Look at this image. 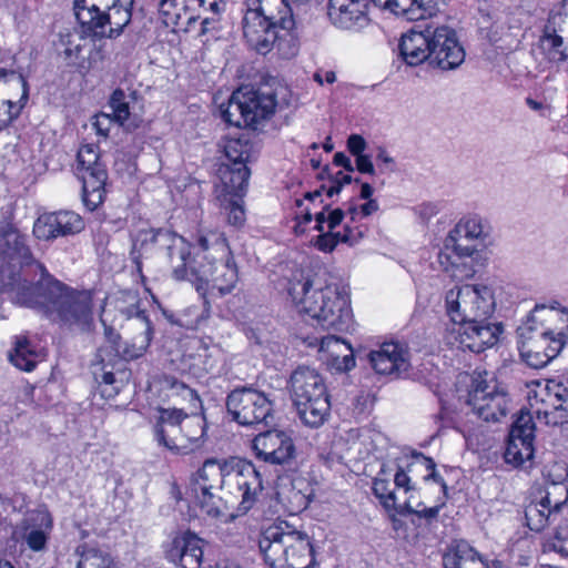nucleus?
Returning <instances> with one entry per match:
<instances>
[{"instance_id": "9", "label": "nucleus", "mask_w": 568, "mask_h": 568, "mask_svg": "<svg viewBox=\"0 0 568 568\" xmlns=\"http://www.w3.org/2000/svg\"><path fill=\"white\" fill-rule=\"evenodd\" d=\"M290 389L293 405L303 424L312 428L322 426L331 410L322 375L314 368L298 366L291 375Z\"/></svg>"}, {"instance_id": "60", "label": "nucleus", "mask_w": 568, "mask_h": 568, "mask_svg": "<svg viewBox=\"0 0 568 568\" xmlns=\"http://www.w3.org/2000/svg\"><path fill=\"white\" fill-rule=\"evenodd\" d=\"M355 164L358 172L369 175L375 174V168L369 155L362 154L356 156Z\"/></svg>"}, {"instance_id": "58", "label": "nucleus", "mask_w": 568, "mask_h": 568, "mask_svg": "<svg viewBox=\"0 0 568 568\" xmlns=\"http://www.w3.org/2000/svg\"><path fill=\"white\" fill-rule=\"evenodd\" d=\"M376 160L381 162V171L387 170L389 172H394L396 170V163L393 156L385 150V148L379 146L376 153Z\"/></svg>"}, {"instance_id": "22", "label": "nucleus", "mask_w": 568, "mask_h": 568, "mask_svg": "<svg viewBox=\"0 0 568 568\" xmlns=\"http://www.w3.org/2000/svg\"><path fill=\"white\" fill-rule=\"evenodd\" d=\"M368 357L373 369L381 375L405 377L412 367L408 347L398 342L383 343Z\"/></svg>"}, {"instance_id": "21", "label": "nucleus", "mask_w": 568, "mask_h": 568, "mask_svg": "<svg viewBox=\"0 0 568 568\" xmlns=\"http://www.w3.org/2000/svg\"><path fill=\"white\" fill-rule=\"evenodd\" d=\"M83 219L72 211L41 214L33 224V234L42 241L78 234L84 230Z\"/></svg>"}, {"instance_id": "7", "label": "nucleus", "mask_w": 568, "mask_h": 568, "mask_svg": "<svg viewBox=\"0 0 568 568\" xmlns=\"http://www.w3.org/2000/svg\"><path fill=\"white\" fill-rule=\"evenodd\" d=\"M293 10L286 0H246L243 34L248 45L261 54L271 51L275 29L293 28Z\"/></svg>"}, {"instance_id": "39", "label": "nucleus", "mask_w": 568, "mask_h": 568, "mask_svg": "<svg viewBox=\"0 0 568 568\" xmlns=\"http://www.w3.org/2000/svg\"><path fill=\"white\" fill-rule=\"evenodd\" d=\"M79 560L75 568H118L113 557L101 549L85 545L77 548Z\"/></svg>"}, {"instance_id": "3", "label": "nucleus", "mask_w": 568, "mask_h": 568, "mask_svg": "<svg viewBox=\"0 0 568 568\" xmlns=\"http://www.w3.org/2000/svg\"><path fill=\"white\" fill-rule=\"evenodd\" d=\"M286 291L300 313L317 320L324 328L343 331L351 322L348 296L337 284L322 285L310 272L296 270Z\"/></svg>"}, {"instance_id": "52", "label": "nucleus", "mask_w": 568, "mask_h": 568, "mask_svg": "<svg viewBox=\"0 0 568 568\" xmlns=\"http://www.w3.org/2000/svg\"><path fill=\"white\" fill-rule=\"evenodd\" d=\"M99 382V392L104 398H112L119 393V387L115 385V377L112 372H103L101 374V379L95 377Z\"/></svg>"}, {"instance_id": "46", "label": "nucleus", "mask_w": 568, "mask_h": 568, "mask_svg": "<svg viewBox=\"0 0 568 568\" xmlns=\"http://www.w3.org/2000/svg\"><path fill=\"white\" fill-rule=\"evenodd\" d=\"M339 242L353 244V231L349 227H345L344 233L328 231L320 234L315 246L322 252H332Z\"/></svg>"}, {"instance_id": "38", "label": "nucleus", "mask_w": 568, "mask_h": 568, "mask_svg": "<svg viewBox=\"0 0 568 568\" xmlns=\"http://www.w3.org/2000/svg\"><path fill=\"white\" fill-rule=\"evenodd\" d=\"M38 353L24 336H17L13 351L9 354L10 362L18 368L31 372L37 364Z\"/></svg>"}, {"instance_id": "19", "label": "nucleus", "mask_w": 568, "mask_h": 568, "mask_svg": "<svg viewBox=\"0 0 568 568\" xmlns=\"http://www.w3.org/2000/svg\"><path fill=\"white\" fill-rule=\"evenodd\" d=\"M186 413L180 408H158V416L153 425V435L159 446H163L174 454L185 455L186 446L183 437Z\"/></svg>"}, {"instance_id": "37", "label": "nucleus", "mask_w": 568, "mask_h": 568, "mask_svg": "<svg viewBox=\"0 0 568 568\" xmlns=\"http://www.w3.org/2000/svg\"><path fill=\"white\" fill-rule=\"evenodd\" d=\"M205 419L203 416L192 413L186 414L184 420L183 437L186 446L185 454L192 453L204 444Z\"/></svg>"}, {"instance_id": "41", "label": "nucleus", "mask_w": 568, "mask_h": 568, "mask_svg": "<svg viewBox=\"0 0 568 568\" xmlns=\"http://www.w3.org/2000/svg\"><path fill=\"white\" fill-rule=\"evenodd\" d=\"M443 560L445 568H456L457 565L476 562L483 558L467 541L459 540L444 555Z\"/></svg>"}, {"instance_id": "24", "label": "nucleus", "mask_w": 568, "mask_h": 568, "mask_svg": "<svg viewBox=\"0 0 568 568\" xmlns=\"http://www.w3.org/2000/svg\"><path fill=\"white\" fill-rule=\"evenodd\" d=\"M346 0L328 2L327 16L333 26L342 30L358 31L368 26L369 0H357L349 4Z\"/></svg>"}, {"instance_id": "42", "label": "nucleus", "mask_w": 568, "mask_h": 568, "mask_svg": "<svg viewBox=\"0 0 568 568\" xmlns=\"http://www.w3.org/2000/svg\"><path fill=\"white\" fill-rule=\"evenodd\" d=\"M275 41L271 45V50L276 48L277 52L285 59L294 58L298 53V37L293 28L275 29Z\"/></svg>"}, {"instance_id": "25", "label": "nucleus", "mask_w": 568, "mask_h": 568, "mask_svg": "<svg viewBox=\"0 0 568 568\" xmlns=\"http://www.w3.org/2000/svg\"><path fill=\"white\" fill-rule=\"evenodd\" d=\"M501 332V324L491 323L489 320L485 323H470L454 329L459 346L474 353H480L495 345Z\"/></svg>"}, {"instance_id": "59", "label": "nucleus", "mask_w": 568, "mask_h": 568, "mask_svg": "<svg viewBox=\"0 0 568 568\" xmlns=\"http://www.w3.org/2000/svg\"><path fill=\"white\" fill-rule=\"evenodd\" d=\"M549 398L557 402L564 403L568 407V388L562 384H554L551 387L548 386Z\"/></svg>"}, {"instance_id": "57", "label": "nucleus", "mask_w": 568, "mask_h": 568, "mask_svg": "<svg viewBox=\"0 0 568 568\" xmlns=\"http://www.w3.org/2000/svg\"><path fill=\"white\" fill-rule=\"evenodd\" d=\"M463 257L458 258L457 255L455 254V257L454 260H452V256L448 255V254H444V253H440L439 254V262L440 264L444 266L445 271H449V267L452 268V275L454 277H458L459 275L457 274V270L459 268L460 265H463V267H466V264H463L462 262H459Z\"/></svg>"}, {"instance_id": "1", "label": "nucleus", "mask_w": 568, "mask_h": 568, "mask_svg": "<svg viewBox=\"0 0 568 568\" xmlns=\"http://www.w3.org/2000/svg\"><path fill=\"white\" fill-rule=\"evenodd\" d=\"M192 494L195 503L210 517L223 515V498L217 490L240 497L237 516L245 515L256 504L263 490L260 469L252 462L231 457L227 459H206L192 480Z\"/></svg>"}, {"instance_id": "20", "label": "nucleus", "mask_w": 568, "mask_h": 568, "mask_svg": "<svg viewBox=\"0 0 568 568\" xmlns=\"http://www.w3.org/2000/svg\"><path fill=\"white\" fill-rule=\"evenodd\" d=\"M27 235L9 222H0V256L23 266H36L41 277L47 276L48 271L42 263L37 261L27 243Z\"/></svg>"}, {"instance_id": "31", "label": "nucleus", "mask_w": 568, "mask_h": 568, "mask_svg": "<svg viewBox=\"0 0 568 568\" xmlns=\"http://www.w3.org/2000/svg\"><path fill=\"white\" fill-rule=\"evenodd\" d=\"M558 19L548 20L538 40V48L549 62L560 63L568 59V36L557 32Z\"/></svg>"}, {"instance_id": "2", "label": "nucleus", "mask_w": 568, "mask_h": 568, "mask_svg": "<svg viewBox=\"0 0 568 568\" xmlns=\"http://www.w3.org/2000/svg\"><path fill=\"white\" fill-rule=\"evenodd\" d=\"M3 286L14 292V300L22 306L42 310L55 315L62 325L79 332H90L93 327L92 297L89 292L74 291L47 274L36 284L21 281L18 273H10Z\"/></svg>"}, {"instance_id": "16", "label": "nucleus", "mask_w": 568, "mask_h": 568, "mask_svg": "<svg viewBox=\"0 0 568 568\" xmlns=\"http://www.w3.org/2000/svg\"><path fill=\"white\" fill-rule=\"evenodd\" d=\"M535 423L531 413L520 409L511 425L505 460L521 466L534 457Z\"/></svg>"}, {"instance_id": "4", "label": "nucleus", "mask_w": 568, "mask_h": 568, "mask_svg": "<svg viewBox=\"0 0 568 568\" xmlns=\"http://www.w3.org/2000/svg\"><path fill=\"white\" fill-rule=\"evenodd\" d=\"M398 50L403 60L412 67L427 61L442 70H454L465 60L456 31L433 22L418 24L403 34Z\"/></svg>"}, {"instance_id": "11", "label": "nucleus", "mask_w": 568, "mask_h": 568, "mask_svg": "<svg viewBox=\"0 0 568 568\" xmlns=\"http://www.w3.org/2000/svg\"><path fill=\"white\" fill-rule=\"evenodd\" d=\"M225 406L232 420L242 426L270 427L275 424L274 400L251 386L236 387L229 393Z\"/></svg>"}, {"instance_id": "63", "label": "nucleus", "mask_w": 568, "mask_h": 568, "mask_svg": "<svg viewBox=\"0 0 568 568\" xmlns=\"http://www.w3.org/2000/svg\"><path fill=\"white\" fill-rule=\"evenodd\" d=\"M344 215L345 213L341 209L332 210L327 215L328 231L334 232L335 227H337L342 223Z\"/></svg>"}, {"instance_id": "55", "label": "nucleus", "mask_w": 568, "mask_h": 568, "mask_svg": "<svg viewBox=\"0 0 568 568\" xmlns=\"http://www.w3.org/2000/svg\"><path fill=\"white\" fill-rule=\"evenodd\" d=\"M112 123H115L112 113H100L95 115V121L93 122V126L97 130V133L103 138L109 135Z\"/></svg>"}, {"instance_id": "8", "label": "nucleus", "mask_w": 568, "mask_h": 568, "mask_svg": "<svg viewBox=\"0 0 568 568\" xmlns=\"http://www.w3.org/2000/svg\"><path fill=\"white\" fill-rule=\"evenodd\" d=\"M134 0H74L73 10L83 31L98 39L120 37L132 18Z\"/></svg>"}, {"instance_id": "61", "label": "nucleus", "mask_w": 568, "mask_h": 568, "mask_svg": "<svg viewBox=\"0 0 568 568\" xmlns=\"http://www.w3.org/2000/svg\"><path fill=\"white\" fill-rule=\"evenodd\" d=\"M104 335L106 342L110 344L114 353H118V348H121L122 346V338L121 335L111 326L104 325Z\"/></svg>"}, {"instance_id": "53", "label": "nucleus", "mask_w": 568, "mask_h": 568, "mask_svg": "<svg viewBox=\"0 0 568 568\" xmlns=\"http://www.w3.org/2000/svg\"><path fill=\"white\" fill-rule=\"evenodd\" d=\"M558 19L559 26L555 27L557 32L568 36V0H564L557 8L552 9L548 20Z\"/></svg>"}, {"instance_id": "43", "label": "nucleus", "mask_w": 568, "mask_h": 568, "mask_svg": "<svg viewBox=\"0 0 568 568\" xmlns=\"http://www.w3.org/2000/svg\"><path fill=\"white\" fill-rule=\"evenodd\" d=\"M390 471H388L385 465H383L373 483V491L375 496L386 508H394L396 503L395 493L390 488Z\"/></svg>"}, {"instance_id": "27", "label": "nucleus", "mask_w": 568, "mask_h": 568, "mask_svg": "<svg viewBox=\"0 0 568 568\" xmlns=\"http://www.w3.org/2000/svg\"><path fill=\"white\" fill-rule=\"evenodd\" d=\"M545 306L536 305L534 311L527 317V321L517 328L518 343H532L540 347L539 349L550 348L552 345L559 344L560 351L565 345V334L558 333L556 336L554 333L544 326L542 323L536 320V313L539 310H544Z\"/></svg>"}, {"instance_id": "17", "label": "nucleus", "mask_w": 568, "mask_h": 568, "mask_svg": "<svg viewBox=\"0 0 568 568\" xmlns=\"http://www.w3.org/2000/svg\"><path fill=\"white\" fill-rule=\"evenodd\" d=\"M490 227L479 216L471 215L462 219L449 232L446 247L452 246L457 257H471L478 252V244L484 245L489 237Z\"/></svg>"}, {"instance_id": "18", "label": "nucleus", "mask_w": 568, "mask_h": 568, "mask_svg": "<svg viewBox=\"0 0 568 568\" xmlns=\"http://www.w3.org/2000/svg\"><path fill=\"white\" fill-rule=\"evenodd\" d=\"M52 527L53 521L48 509L38 508L28 511L16 525L12 537L17 542L27 545L30 550L41 552L47 549Z\"/></svg>"}, {"instance_id": "50", "label": "nucleus", "mask_w": 568, "mask_h": 568, "mask_svg": "<svg viewBox=\"0 0 568 568\" xmlns=\"http://www.w3.org/2000/svg\"><path fill=\"white\" fill-rule=\"evenodd\" d=\"M227 205L225 206L227 211V222L229 224L240 227L245 222V211L243 207V200L242 199H229Z\"/></svg>"}, {"instance_id": "44", "label": "nucleus", "mask_w": 568, "mask_h": 568, "mask_svg": "<svg viewBox=\"0 0 568 568\" xmlns=\"http://www.w3.org/2000/svg\"><path fill=\"white\" fill-rule=\"evenodd\" d=\"M548 409H538L536 412L537 419L544 423L547 426H560L565 423H568V407L564 403L557 402L552 398H549Z\"/></svg>"}, {"instance_id": "15", "label": "nucleus", "mask_w": 568, "mask_h": 568, "mask_svg": "<svg viewBox=\"0 0 568 568\" xmlns=\"http://www.w3.org/2000/svg\"><path fill=\"white\" fill-rule=\"evenodd\" d=\"M256 458L265 464L291 467L296 458L293 438L283 430L268 429L252 440Z\"/></svg>"}, {"instance_id": "51", "label": "nucleus", "mask_w": 568, "mask_h": 568, "mask_svg": "<svg viewBox=\"0 0 568 568\" xmlns=\"http://www.w3.org/2000/svg\"><path fill=\"white\" fill-rule=\"evenodd\" d=\"M179 13V19L176 21V26L185 31H189L191 26L197 21L199 16L195 13V9L192 8L189 0H182V4H180V10H176Z\"/></svg>"}, {"instance_id": "13", "label": "nucleus", "mask_w": 568, "mask_h": 568, "mask_svg": "<svg viewBox=\"0 0 568 568\" xmlns=\"http://www.w3.org/2000/svg\"><path fill=\"white\" fill-rule=\"evenodd\" d=\"M78 170L82 180V201L89 211H94L104 201L106 166L93 145H84L78 152Z\"/></svg>"}, {"instance_id": "28", "label": "nucleus", "mask_w": 568, "mask_h": 568, "mask_svg": "<svg viewBox=\"0 0 568 568\" xmlns=\"http://www.w3.org/2000/svg\"><path fill=\"white\" fill-rule=\"evenodd\" d=\"M170 230L166 229H139L131 233V260L139 272L142 271V260L153 254L154 250H160L162 242L170 240Z\"/></svg>"}, {"instance_id": "34", "label": "nucleus", "mask_w": 568, "mask_h": 568, "mask_svg": "<svg viewBox=\"0 0 568 568\" xmlns=\"http://www.w3.org/2000/svg\"><path fill=\"white\" fill-rule=\"evenodd\" d=\"M136 316L144 322L145 328L143 334L132 343L123 342L121 348H118L116 356L124 361H133L143 356L152 341L153 329L145 312L136 311Z\"/></svg>"}, {"instance_id": "5", "label": "nucleus", "mask_w": 568, "mask_h": 568, "mask_svg": "<svg viewBox=\"0 0 568 568\" xmlns=\"http://www.w3.org/2000/svg\"><path fill=\"white\" fill-rule=\"evenodd\" d=\"M193 248L196 252L194 264L190 265V274L196 290H211L212 294L216 290L219 296L230 294L237 284L239 272L223 234L215 231L200 233Z\"/></svg>"}, {"instance_id": "23", "label": "nucleus", "mask_w": 568, "mask_h": 568, "mask_svg": "<svg viewBox=\"0 0 568 568\" xmlns=\"http://www.w3.org/2000/svg\"><path fill=\"white\" fill-rule=\"evenodd\" d=\"M205 545L206 541L195 532L183 531L173 538L166 558L181 568H201Z\"/></svg>"}, {"instance_id": "32", "label": "nucleus", "mask_w": 568, "mask_h": 568, "mask_svg": "<svg viewBox=\"0 0 568 568\" xmlns=\"http://www.w3.org/2000/svg\"><path fill=\"white\" fill-rule=\"evenodd\" d=\"M134 100V93L126 94L122 89H115L109 100L113 119L126 132H134L141 128L143 119L130 112V102Z\"/></svg>"}, {"instance_id": "30", "label": "nucleus", "mask_w": 568, "mask_h": 568, "mask_svg": "<svg viewBox=\"0 0 568 568\" xmlns=\"http://www.w3.org/2000/svg\"><path fill=\"white\" fill-rule=\"evenodd\" d=\"M223 152L230 165H247L256 159L260 145L256 134L251 132L241 133L237 138H227L223 144Z\"/></svg>"}, {"instance_id": "49", "label": "nucleus", "mask_w": 568, "mask_h": 568, "mask_svg": "<svg viewBox=\"0 0 568 568\" xmlns=\"http://www.w3.org/2000/svg\"><path fill=\"white\" fill-rule=\"evenodd\" d=\"M552 549L561 556L568 557V519L561 520L555 529Z\"/></svg>"}, {"instance_id": "48", "label": "nucleus", "mask_w": 568, "mask_h": 568, "mask_svg": "<svg viewBox=\"0 0 568 568\" xmlns=\"http://www.w3.org/2000/svg\"><path fill=\"white\" fill-rule=\"evenodd\" d=\"M180 4H182V0H162V2L156 6L162 22L166 27L175 28L176 21L179 19V13H176V10H180Z\"/></svg>"}, {"instance_id": "64", "label": "nucleus", "mask_w": 568, "mask_h": 568, "mask_svg": "<svg viewBox=\"0 0 568 568\" xmlns=\"http://www.w3.org/2000/svg\"><path fill=\"white\" fill-rule=\"evenodd\" d=\"M333 163L337 166L344 168L348 172H353L354 168L348 156H346L343 152H337L334 154Z\"/></svg>"}, {"instance_id": "29", "label": "nucleus", "mask_w": 568, "mask_h": 568, "mask_svg": "<svg viewBox=\"0 0 568 568\" xmlns=\"http://www.w3.org/2000/svg\"><path fill=\"white\" fill-rule=\"evenodd\" d=\"M170 240L162 242L160 250L171 263L172 275L175 280H192L190 274V265L194 264L193 257H190V247L182 236L170 231Z\"/></svg>"}, {"instance_id": "47", "label": "nucleus", "mask_w": 568, "mask_h": 568, "mask_svg": "<svg viewBox=\"0 0 568 568\" xmlns=\"http://www.w3.org/2000/svg\"><path fill=\"white\" fill-rule=\"evenodd\" d=\"M413 458L415 459V463H419L422 466L426 468L429 473L424 476V479L426 481L433 480L436 484L440 485L442 491H443V498L447 500L448 498V487L444 478L439 475V473L436 470V464L433 458L425 456L422 453H414Z\"/></svg>"}, {"instance_id": "62", "label": "nucleus", "mask_w": 568, "mask_h": 568, "mask_svg": "<svg viewBox=\"0 0 568 568\" xmlns=\"http://www.w3.org/2000/svg\"><path fill=\"white\" fill-rule=\"evenodd\" d=\"M394 484L397 488H404L405 491H408L410 489H414L413 486H410V478L404 471L403 469L398 468L397 471L394 475Z\"/></svg>"}, {"instance_id": "10", "label": "nucleus", "mask_w": 568, "mask_h": 568, "mask_svg": "<svg viewBox=\"0 0 568 568\" xmlns=\"http://www.w3.org/2000/svg\"><path fill=\"white\" fill-rule=\"evenodd\" d=\"M447 315L455 324L485 323L495 311L494 291L487 285L456 286L446 293Z\"/></svg>"}, {"instance_id": "35", "label": "nucleus", "mask_w": 568, "mask_h": 568, "mask_svg": "<svg viewBox=\"0 0 568 568\" xmlns=\"http://www.w3.org/2000/svg\"><path fill=\"white\" fill-rule=\"evenodd\" d=\"M222 119L230 125L246 126V116L250 111L245 108V99L242 88L234 91L226 103L221 104Z\"/></svg>"}, {"instance_id": "26", "label": "nucleus", "mask_w": 568, "mask_h": 568, "mask_svg": "<svg viewBox=\"0 0 568 568\" xmlns=\"http://www.w3.org/2000/svg\"><path fill=\"white\" fill-rule=\"evenodd\" d=\"M245 99V108L250 111L246 116V126L255 128L263 120L270 119L276 109V93L268 87L257 89L242 88Z\"/></svg>"}, {"instance_id": "54", "label": "nucleus", "mask_w": 568, "mask_h": 568, "mask_svg": "<svg viewBox=\"0 0 568 568\" xmlns=\"http://www.w3.org/2000/svg\"><path fill=\"white\" fill-rule=\"evenodd\" d=\"M445 505H446V500L445 499H440V501L436 506H434V507H429V508L425 507L423 509H414L409 505H406V510H407L408 514L416 515L417 517L424 518L428 523H430L432 520L437 518V516L439 514V510Z\"/></svg>"}, {"instance_id": "33", "label": "nucleus", "mask_w": 568, "mask_h": 568, "mask_svg": "<svg viewBox=\"0 0 568 568\" xmlns=\"http://www.w3.org/2000/svg\"><path fill=\"white\" fill-rule=\"evenodd\" d=\"M224 195L230 199H243L247 191L251 172L247 165L222 164L219 169Z\"/></svg>"}, {"instance_id": "56", "label": "nucleus", "mask_w": 568, "mask_h": 568, "mask_svg": "<svg viewBox=\"0 0 568 568\" xmlns=\"http://www.w3.org/2000/svg\"><path fill=\"white\" fill-rule=\"evenodd\" d=\"M366 146L365 139L359 134H351L347 139V149L355 158L364 154Z\"/></svg>"}, {"instance_id": "6", "label": "nucleus", "mask_w": 568, "mask_h": 568, "mask_svg": "<svg viewBox=\"0 0 568 568\" xmlns=\"http://www.w3.org/2000/svg\"><path fill=\"white\" fill-rule=\"evenodd\" d=\"M258 548L270 568H312L315 564L307 534L286 521L266 527L258 539Z\"/></svg>"}, {"instance_id": "36", "label": "nucleus", "mask_w": 568, "mask_h": 568, "mask_svg": "<svg viewBox=\"0 0 568 568\" xmlns=\"http://www.w3.org/2000/svg\"><path fill=\"white\" fill-rule=\"evenodd\" d=\"M321 351L327 352L334 359L342 357L339 368L349 371L355 366L353 349L348 343L335 335H327L321 339Z\"/></svg>"}, {"instance_id": "40", "label": "nucleus", "mask_w": 568, "mask_h": 568, "mask_svg": "<svg viewBox=\"0 0 568 568\" xmlns=\"http://www.w3.org/2000/svg\"><path fill=\"white\" fill-rule=\"evenodd\" d=\"M518 347L526 363L534 368L545 367L560 353V346L556 343L550 348H546L547 352L539 349L540 347L532 343H518Z\"/></svg>"}, {"instance_id": "14", "label": "nucleus", "mask_w": 568, "mask_h": 568, "mask_svg": "<svg viewBox=\"0 0 568 568\" xmlns=\"http://www.w3.org/2000/svg\"><path fill=\"white\" fill-rule=\"evenodd\" d=\"M568 511V485L550 483L545 495L538 501H531L525 508L526 525L532 531H541Z\"/></svg>"}, {"instance_id": "12", "label": "nucleus", "mask_w": 568, "mask_h": 568, "mask_svg": "<svg viewBox=\"0 0 568 568\" xmlns=\"http://www.w3.org/2000/svg\"><path fill=\"white\" fill-rule=\"evenodd\" d=\"M507 390L487 372L473 376L467 404L485 422H498L506 416L509 405Z\"/></svg>"}, {"instance_id": "45", "label": "nucleus", "mask_w": 568, "mask_h": 568, "mask_svg": "<svg viewBox=\"0 0 568 568\" xmlns=\"http://www.w3.org/2000/svg\"><path fill=\"white\" fill-rule=\"evenodd\" d=\"M162 385L163 388L171 392V396H181L184 400H189L194 409L201 407V399L197 393L183 382L178 381L174 376H164Z\"/></svg>"}]
</instances>
